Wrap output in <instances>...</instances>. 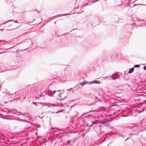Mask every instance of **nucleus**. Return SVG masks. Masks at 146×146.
<instances>
[{
    "label": "nucleus",
    "instance_id": "obj_1",
    "mask_svg": "<svg viewBox=\"0 0 146 146\" xmlns=\"http://www.w3.org/2000/svg\"><path fill=\"white\" fill-rule=\"evenodd\" d=\"M5 26L7 27V29L8 30H10L16 29L19 27L20 25L19 23L16 21L15 23H11L9 22L8 23L6 24Z\"/></svg>",
    "mask_w": 146,
    "mask_h": 146
},
{
    "label": "nucleus",
    "instance_id": "obj_2",
    "mask_svg": "<svg viewBox=\"0 0 146 146\" xmlns=\"http://www.w3.org/2000/svg\"><path fill=\"white\" fill-rule=\"evenodd\" d=\"M57 92V94L59 95L57 96V98L59 100H63L67 96L66 94L63 90H54L53 91V94Z\"/></svg>",
    "mask_w": 146,
    "mask_h": 146
},
{
    "label": "nucleus",
    "instance_id": "obj_3",
    "mask_svg": "<svg viewBox=\"0 0 146 146\" xmlns=\"http://www.w3.org/2000/svg\"><path fill=\"white\" fill-rule=\"evenodd\" d=\"M134 70V68H130L128 71V73L129 74L131 73Z\"/></svg>",
    "mask_w": 146,
    "mask_h": 146
},
{
    "label": "nucleus",
    "instance_id": "obj_4",
    "mask_svg": "<svg viewBox=\"0 0 146 146\" xmlns=\"http://www.w3.org/2000/svg\"><path fill=\"white\" fill-rule=\"evenodd\" d=\"M98 123V121H97V120L95 121L92 122V124L91 125H92L93 124H97V123Z\"/></svg>",
    "mask_w": 146,
    "mask_h": 146
},
{
    "label": "nucleus",
    "instance_id": "obj_5",
    "mask_svg": "<svg viewBox=\"0 0 146 146\" xmlns=\"http://www.w3.org/2000/svg\"><path fill=\"white\" fill-rule=\"evenodd\" d=\"M140 66L138 64L136 65H135L134 66V67L135 68H139L140 67Z\"/></svg>",
    "mask_w": 146,
    "mask_h": 146
},
{
    "label": "nucleus",
    "instance_id": "obj_6",
    "mask_svg": "<svg viewBox=\"0 0 146 146\" xmlns=\"http://www.w3.org/2000/svg\"><path fill=\"white\" fill-rule=\"evenodd\" d=\"M92 83H96V84H97V83H100V82H98V81H97V80H95L94 81V82H92Z\"/></svg>",
    "mask_w": 146,
    "mask_h": 146
},
{
    "label": "nucleus",
    "instance_id": "obj_7",
    "mask_svg": "<svg viewBox=\"0 0 146 146\" xmlns=\"http://www.w3.org/2000/svg\"><path fill=\"white\" fill-rule=\"evenodd\" d=\"M144 70H146V66H145L143 68Z\"/></svg>",
    "mask_w": 146,
    "mask_h": 146
},
{
    "label": "nucleus",
    "instance_id": "obj_8",
    "mask_svg": "<svg viewBox=\"0 0 146 146\" xmlns=\"http://www.w3.org/2000/svg\"><path fill=\"white\" fill-rule=\"evenodd\" d=\"M98 0H96L94 1H93V2H96V1H98Z\"/></svg>",
    "mask_w": 146,
    "mask_h": 146
}]
</instances>
